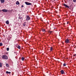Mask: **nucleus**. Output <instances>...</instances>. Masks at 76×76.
I'll return each mask as SVG.
<instances>
[{"label":"nucleus","mask_w":76,"mask_h":76,"mask_svg":"<svg viewBox=\"0 0 76 76\" xmlns=\"http://www.w3.org/2000/svg\"><path fill=\"white\" fill-rule=\"evenodd\" d=\"M2 58L3 59L5 60H7L8 59V57L6 55H4L2 56Z\"/></svg>","instance_id":"1"},{"label":"nucleus","mask_w":76,"mask_h":76,"mask_svg":"<svg viewBox=\"0 0 76 76\" xmlns=\"http://www.w3.org/2000/svg\"><path fill=\"white\" fill-rule=\"evenodd\" d=\"M26 18V21H28V20H29L31 19V18L29 17V15H27Z\"/></svg>","instance_id":"2"},{"label":"nucleus","mask_w":76,"mask_h":76,"mask_svg":"<svg viewBox=\"0 0 76 76\" xmlns=\"http://www.w3.org/2000/svg\"><path fill=\"white\" fill-rule=\"evenodd\" d=\"M65 43H66L67 44L70 43V40L69 39H66L65 40Z\"/></svg>","instance_id":"3"},{"label":"nucleus","mask_w":76,"mask_h":76,"mask_svg":"<svg viewBox=\"0 0 76 76\" xmlns=\"http://www.w3.org/2000/svg\"><path fill=\"white\" fill-rule=\"evenodd\" d=\"M25 3L26 5H31L32 4L28 2H25Z\"/></svg>","instance_id":"4"},{"label":"nucleus","mask_w":76,"mask_h":76,"mask_svg":"<svg viewBox=\"0 0 76 76\" xmlns=\"http://www.w3.org/2000/svg\"><path fill=\"white\" fill-rule=\"evenodd\" d=\"M2 11L3 12H7V10L6 9H3L2 10Z\"/></svg>","instance_id":"5"},{"label":"nucleus","mask_w":76,"mask_h":76,"mask_svg":"<svg viewBox=\"0 0 76 76\" xmlns=\"http://www.w3.org/2000/svg\"><path fill=\"white\" fill-rule=\"evenodd\" d=\"M64 6L65 7H67V8H69V6H67L66 4H64Z\"/></svg>","instance_id":"6"},{"label":"nucleus","mask_w":76,"mask_h":76,"mask_svg":"<svg viewBox=\"0 0 76 76\" xmlns=\"http://www.w3.org/2000/svg\"><path fill=\"white\" fill-rule=\"evenodd\" d=\"M61 74H62V75H63V74H64V73H65L64 72L63 70H61Z\"/></svg>","instance_id":"7"},{"label":"nucleus","mask_w":76,"mask_h":76,"mask_svg":"<svg viewBox=\"0 0 76 76\" xmlns=\"http://www.w3.org/2000/svg\"><path fill=\"white\" fill-rule=\"evenodd\" d=\"M6 67H9V64L7 63L6 64Z\"/></svg>","instance_id":"8"},{"label":"nucleus","mask_w":76,"mask_h":76,"mask_svg":"<svg viewBox=\"0 0 76 76\" xmlns=\"http://www.w3.org/2000/svg\"><path fill=\"white\" fill-rule=\"evenodd\" d=\"M26 22H24V23L23 24V26H25V25H26Z\"/></svg>","instance_id":"9"},{"label":"nucleus","mask_w":76,"mask_h":76,"mask_svg":"<svg viewBox=\"0 0 76 76\" xmlns=\"http://www.w3.org/2000/svg\"><path fill=\"white\" fill-rule=\"evenodd\" d=\"M6 73L7 74H10V73H11V72H9L8 71H6Z\"/></svg>","instance_id":"10"},{"label":"nucleus","mask_w":76,"mask_h":76,"mask_svg":"<svg viewBox=\"0 0 76 76\" xmlns=\"http://www.w3.org/2000/svg\"><path fill=\"white\" fill-rule=\"evenodd\" d=\"M6 24H7L8 25V24H9V20H7L6 22Z\"/></svg>","instance_id":"11"},{"label":"nucleus","mask_w":76,"mask_h":76,"mask_svg":"<svg viewBox=\"0 0 76 76\" xmlns=\"http://www.w3.org/2000/svg\"><path fill=\"white\" fill-rule=\"evenodd\" d=\"M25 60V58L22 57L21 58V60L22 61H24Z\"/></svg>","instance_id":"12"},{"label":"nucleus","mask_w":76,"mask_h":76,"mask_svg":"<svg viewBox=\"0 0 76 76\" xmlns=\"http://www.w3.org/2000/svg\"><path fill=\"white\" fill-rule=\"evenodd\" d=\"M1 3H3L4 2V0H1Z\"/></svg>","instance_id":"13"},{"label":"nucleus","mask_w":76,"mask_h":76,"mask_svg":"<svg viewBox=\"0 0 76 76\" xmlns=\"http://www.w3.org/2000/svg\"><path fill=\"white\" fill-rule=\"evenodd\" d=\"M18 19H21L22 20L23 19V18H22V17H18Z\"/></svg>","instance_id":"14"},{"label":"nucleus","mask_w":76,"mask_h":76,"mask_svg":"<svg viewBox=\"0 0 76 76\" xmlns=\"http://www.w3.org/2000/svg\"><path fill=\"white\" fill-rule=\"evenodd\" d=\"M17 47L18 48V49H20V47L19 45L17 46Z\"/></svg>","instance_id":"15"},{"label":"nucleus","mask_w":76,"mask_h":76,"mask_svg":"<svg viewBox=\"0 0 76 76\" xmlns=\"http://www.w3.org/2000/svg\"><path fill=\"white\" fill-rule=\"evenodd\" d=\"M19 4V2L18 1H17V2L16 3V4H17V5H18Z\"/></svg>","instance_id":"16"},{"label":"nucleus","mask_w":76,"mask_h":76,"mask_svg":"<svg viewBox=\"0 0 76 76\" xmlns=\"http://www.w3.org/2000/svg\"><path fill=\"white\" fill-rule=\"evenodd\" d=\"M42 32H44L45 31V30L44 29H42Z\"/></svg>","instance_id":"17"},{"label":"nucleus","mask_w":76,"mask_h":76,"mask_svg":"<svg viewBox=\"0 0 76 76\" xmlns=\"http://www.w3.org/2000/svg\"><path fill=\"white\" fill-rule=\"evenodd\" d=\"M53 50V47H51L50 48V51H52Z\"/></svg>","instance_id":"18"},{"label":"nucleus","mask_w":76,"mask_h":76,"mask_svg":"<svg viewBox=\"0 0 76 76\" xmlns=\"http://www.w3.org/2000/svg\"><path fill=\"white\" fill-rule=\"evenodd\" d=\"M0 67H2V64L1 62L0 63Z\"/></svg>","instance_id":"19"},{"label":"nucleus","mask_w":76,"mask_h":76,"mask_svg":"<svg viewBox=\"0 0 76 76\" xmlns=\"http://www.w3.org/2000/svg\"><path fill=\"white\" fill-rule=\"evenodd\" d=\"M63 66H66V63H64L63 65Z\"/></svg>","instance_id":"20"},{"label":"nucleus","mask_w":76,"mask_h":76,"mask_svg":"<svg viewBox=\"0 0 76 76\" xmlns=\"http://www.w3.org/2000/svg\"><path fill=\"white\" fill-rule=\"evenodd\" d=\"M3 45V44L2 43H0V46H2Z\"/></svg>","instance_id":"21"},{"label":"nucleus","mask_w":76,"mask_h":76,"mask_svg":"<svg viewBox=\"0 0 76 76\" xmlns=\"http://www.w3.org/2000/svg\"><path fill=\"white\" fill-rule=\"evenodd\" d=\"M7 51H9V48H7Z\"/></svg>","instance_id":"22"},{"label":"nucleus","mask_w":76,"mask_h":76,"mask_svg":"<svg viewBox=\"0 0 76 76\" xmlns=\"http://www.w3.org/2000/svg\"><path fill=\"white\" fill-rule=\"evenodd\" d=\"M73 1L75 3H76V0H73Z\"/></svg>","instance_id":"23"},{"label":"nucleus","mask_w":76,"mask_h":76,"mask_svg":"<svg viewBox=\"0 0 76 76\" xmlns=\"http://www.w3.org/2000/svg\"><path fill=\"white\" fill-rule=\"evenodd\" d=\"M24 7V6H23V5H22L21 6V7Z\"/></svg>","instance_id":"24"},{"label":"nucleus","mask_w":76,"mask_h":76,"mask_svg":"<svg viewBox=\"0 0 76 76\" xmlns=\"http://www.w3.org/2000/svg\"><path fill=\"white\" fill-rule=\"evenodd\" d=\"M49 32H50V33H52V31H50Z\"/></svg>","instance_id":"25"},{"label":"nucleus","mask_w":76,"mask_h":76,"mask_svg":"<svg viewBox=\"0 0 76 76\" xmlns=\"http://www.w3.org/2000/svg\"><path fill=\"white\" fill-rule=\"evenodd\" d=\"M67 24H69V22H67Z\"/></svg>","instance_id":"26"},{"label":"nucleus","mask_w":76,"mask_h":76,"mask_svg":"<svg viewBox=\"0 0 76 76\" xmlns=\"http://www.w3.org/2000/svg\"><path fill=\"white\" fill-rule=\"evenodd\" d=\"M2 10H0V12H1Z\"/></svg>","instance_id":"27"}]
</instances>
